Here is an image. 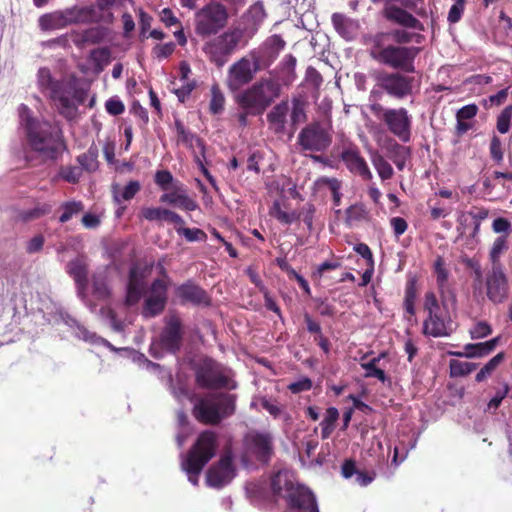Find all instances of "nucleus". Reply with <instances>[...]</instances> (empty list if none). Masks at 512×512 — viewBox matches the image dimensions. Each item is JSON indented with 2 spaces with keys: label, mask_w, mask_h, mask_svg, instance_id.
Returning <instances> with one entry per match:
<instances>
[{
  "label": "nucleus",
  "mask_w": 512,
  "mask_h": 512,
  "mask_svg": "<svg viewBox=\"0 0 512 512\" xmlns=\"http://www.w3.org/2000/svg\"><path fill=\"white\" fill-rule=\"evenodd\" d=\"M37 86L49 98L57 111L66 119L72 120L78 112V105L86 99V92L78 87L75 78L56 79L46 67L37 72Z\"/></svg>",
  "instance_id": "1"
},
{
  "label": "nucleus",
  "mask_w": 512,
  "mask_h": 512,
  "mask_svg": "<svg viewBox=\"0 0 512 512\" xmlns=\"http://www.w3.org/2000/svg\"><path fill=\"white\" fill-rule=\"evenodd\" d=\"M18 111L30 148L44 160H56L66 149L61 130L48 121L34 118L24 104L20 105Z\"/></svg>",
  "instance_id": "2"
},
{
  "label": "nucleus",
  "mask_w": 512,
  "mask_h": 512,
  "mask_svg": "<svg viewBox=\"0 0 512 512\" xmlns=\"http://www.w3.org/2000/svg\"><path fill=\"white\" fill-rule=\"evenodd\" d=\"M386 35H372L367 39L369 56L384 66L406 73L415 72L414 61L420 48L396 45L386 41Z\"/></svg>",
  "instance_id": "3"
},
{
  "label": "nucleus",
  "mask_w": 512,
  "mask_h": 512,
  "mask_svg": "<svg viewBox=\"0 0 512 512\" xmlns=\"http://www.w3.org/2000/svg\"><path fill=\"white\" fill-rule=\"evenodd\" d=\"M273 495L283 497L294 512H319L314 493L301 484H295L288 472L279 471L271 477Z\"/></svg>",
  "instance_id": "4"
},
{
  "label": "nucleus",
  "mask_w": 512,
  "mask_h": 512,
  "mask_svg": "<svg viewBox=\"0 0 512 512\" xmlns=\"http://www.w3.org/2000/svg\"><path fill=\"white\" fill-rule=\"evenodd\" d=\"M237 395L226 392L211 393L200 398L192 413L195 419L205 425H218L236 411Z\"/></svg>",
  "instance_id": "5"
},
{
  "label": "nucleus",
  "mask_w": 512,
  "mask_h": 512,
  "mask_svg": "<svg viewBox=\"0 0 512 512\" xmlns=\"http://www.w3.org/2000/svg\"><path fill=\"white\" fill-rule=\"evenodd\" d=\"M217 434L211 430L201 432L195 443L187 452L182 462V469L187 473L188 480L197 486L199 475L206 464L215 456L217 449Z\"/></svg>",
  "instance_id": "6"
},
{
  "label": "nucleus",
  "mask_w": 512,
  "mask_h": 512,
  "mask_svg": "<svg viewBox=\"0 0 512 512\" xmlns=\"http://www.w3.org/2000/svg\"><path fill=\"white\" fill-rule=\"evenodd\" d=\"M281 85L273 78H261L240 93L237 101L243 110L261 115L280 96Z\"/></svg>",
  "instance_id": "7"
},
{
  "label": "nucleus",
  "mask_w": 512,
  "mask_h": 512,
  "mask_svg": "<svg viewBox=\"0 0 512 512\" xmlns=\"http://www.w3.org/2000/svg\"><path fill=\"white\" fill-rule=\"evenodd\" d=\"M196 384L203 389H229L237 388L233 380V372L210 357H202L192 361Z\"/></svg>",
  "instance_id": "8"
},
{
  "label": "nucleus",
  "mask_w": 512,
  "mask_h": 512,
  "mask_svg": "<svg viewBox=\"0 0 512 512\" xmlns=\"http://www.w3.org/2000/svg\"><path fill=\"white\" fill-rule=\"evenodd\" d=\"M369 108L373 115L385 124L392 135L404 143L410 141L412 116L406 108H386L377 102L370 104Z\"/></svg>",
  "instance_id": "9"
},
{
  "label": "nucleus",
  "mask_w": 512,
  "mask_h": 512,
  "mask_svg": "<svg viewBox=\"0 0 512 512\" xmlns=\"http://www.w3.org/2000/svg\"><path fill=\"white\" fill-rule=\"evenodd\" d=\"M228 17L224 5L211 1L195 13V33L203 38L216 35L227 25Z\"/></svg>",
  "instance_id": "10"
},
{
  "label": "nucleus",
  "mask_w": 512,
  "mask_h": 512,
  "mask_svg": "<svg viewBox=\"0 0 512 512\" xmlns=\"http://www.w3.org/2000/svg\"><path fill=\"white\" fill-rule=\"evenodd\" d=\"M424 310L428 313L423 324L424 333L433 337L449 335L452 327L447 307L439 304L433 292L425 294Z\"/></svg>",
  "instance_id": "11"
},
{
  "label": "nucleus",
  "mask_w": 512,
  "mask_h": 512,
  "mask_svg": "<svg viewBox=\"0 0 512 512\" xmlns=\"http://www.w3.org/2000/svg\"><path fill=\"white\" fill-rule=\"evenodd\" d=\"M332 130L329 124L311 122L298 134L297 144L303 151L325 152L332 144Z\"/></svg>",
  "instance_id": "12"
},
{
  "label": "nucleus",
  "mask_w": 512,
  "mask_h": 512,
  "mask_svg": "<svg viewBox=\"0 0 512 512\" xmlns=\"http://www.w3.org/2000/svg\"><path fill=\"white\" fill-rule=\"evenodd\" d=\"M264 69L265 64L263 65L261 60L250 52L230 66L226 79L227 86L231 91H238L248 84L258 71Z\"/></svg>",
  "instance_id": "13"
},
{
  "label": "nucleus",
  "mask_w": 512,
  "mask_h": 512,
  "mask_svg": "<svg viewBox=\"0 0 512 512\" xmlns=\"http://www.w3.org/2000/svg\"><path fill=\"white\" fill-rule=\"evenodd\" d=\"M242 37L243 31L241 29H230L208 42L204 50L209 55L211 61L221 67L226 63L228 56L236 49Z\"/></svg>",
  "instance_id": "14"
},
{
  "label": "nucleus",
  "mask_w": 512,
  "mask_h": 512,
  "mask_svg": "<svg viewBox=\"0 0 512 512\" xmlns=\"http://www.w3.org/2000/svg\"><path fill=\"white\" fill-rule=\"evenodd\" d=\"M378 85L390 96L403 99L412 93L413 78L400 72L382 73Z\"/></svg>",
  "instance_id": "15"
},
{
  "label": "nucleus",
  "mask_w": 512,
  "mask_h": 512,
  "mask_svg": "<svg viewBox=\"0 0 512 512\" xmlns=\"http://www.w3.org/2000/svg\"><path fill=\"white\" fill-rule=\"evenodd\" d=\"M249 452L262 464H268L274 454L273 437L268 432H252L246 437Z\"/></svg>",
  "instance_id": "16"
},
{
  "label": "nucleus",
  "mask_w": 512,
  "mask_h": 512,
  "mask_svg": "<svg viewBox=\"0 0 512 512\" xmlns=\"http://www.w3.org/2000/svg\"><path fill=\"white\" fill-rule=\"evenodd\" d=\"M234 477L233 461L230 455H224L212 465L206 474V483L213 488H222Z\"/></svg>",
  "instance_id": "17"
},
{
  "label": "nucleus",
  "mask_w": 512,
  "mask_h": 512,
  "mask_svg": "<svg viewBox=\"0 0 512 512\" xmlns=\"http://www.w3.org/2000/svg\"><path fill=\"white\" fill-rule=\"evenodd\" d=\"M167 301V286L163 280L156 279L151 286L150 293L145 300L142 314L145 318L159 315L165 308Z\"/></svg>",
  "instance_id": "18"
},
{
  "label": "nucleus",
  "mask_w": 512,
  "mask_h": 512,
  "mask_svg": "<svg viewBox=\"0 0 512 512\" xmlns=\"http://www.w3.org/2000/svg\"><path fill=\"white\" fill-rule=\"evenodd\" d=\"M487 297L494 303L503 302L508 296V280L502 266L492 267L486 278Z\"/></svg>",
  "instance_id": "19"
},
{
  "label": "nucleus",
  "mask_w": 512,
  "mask_h": 512,
  "mask_svg": "<svg viewBox=\"0 0 512 512\" xmlns=\"http://www.w3.org/2000/svg\"><path fill=\"white\" fill-rule=\"evenodd\" d=\"M149 272L150 269L148 267L135 265L131 268L126 294L127 305L130 306L140 300L141 295L146 287L144 279Z\"/></svg>",
  "instance_id": "20"
},
{
  "label": "nucleus",
  "mask_w": 512,
  "mask_h": 512,
  "mask_svg": "<svg viewBox=\"0 0 512 512\" xmlns=\"http://www.w3.org/2000/svg\"><path fill=\"white\" fill-rule=\"evenodd\" d=\"M284 47L285 41L279 35H273L259 49L252 50L251 52L261 60L263 65L265 64L266 69L276 60Z\"/></svg>",
  "instance_id": "21"
},
{
  "label": "nucleus",
  "mask_w": 512,
  "mask_h": 512,
  "mask_svg": "<svg viewBox=\"0 0 512 512\" xmlns=\"http://www.w3.org/2000/svg\"><path fill=\"white\" fill-rule=\"evenodd\" d=\"M181 320L176 315H171L166 320V326L161 334V342L163 347L176 351L180 348L182 338Z\"/></svg>",
  "instance_id": "22"
},
{
  "label": "nucleus",
  "mask_w": 512,
  "mask_h": 512,
  "mask_svg": "<svg viewBox=\"0 0 512 512\" xmlns=\"http://www.w3.org/2000/svg\"><path fill=\"white\" fill-rule=\"evenodd\" d=\"M289 112L290 106L287 101L275 105L267 114L269 129L277 135H283L286 132Z\"/></svg>",
  "instance_id": "23"
},
{
  "label": "nucleus",
  "mask_w": 512,
  "mask_h": 512,
  "mask_svg": "<svg viewBox=\"0 0 512 512\" xmlns=\"http://www.w3.org/2000/svg\"><path fill=\"white\" fill-rule=\"evenodd\" d=\"M67 273L74 279L78 295L84 299L87 286L88 265L85 257H78L67 264Z\"/></svg>",
  "instance_id": "24"
},
{
  "label": "nucleus",
  "mask_w": 512,
  "mask_h": 512,
  "mask_svg": "<svg viewBox=\"0 0 512 512\" xmlns=\"http://www.w3.org/2000/svg\"><path fill=\"white\" fill-rule=\"evenodd\" d=\"M341 157L351 172L359 174L365 180L372 179L373 176L366 161L357 151L345 150L342 152Z\"/></svg>",
  "instance_id": "25"
},
{
  "label": "nucleus",
  "mask_w": 512,
  "mask_h": 512,
  "mask_svg": "<svg viewBox=\"0 0 512 512\" xmlns=\"http://www.w3.org/2000/svg\"><path fill=\"white\" fill-rule=\"evenodd\" d=\"M177 296L183 302H189L195 305H209V297L206 292L192 283H185L177 288Z\"/></svg>",
  "instance_id": "26"
},
{
  "label": "nucleus",
  "mask_w": 512,
  "mask_h": 512,
  "mask_svg": "<svg viewBox=\"0 0 512 512\" xmlns=\"http://www.w3.org/2000/svg\"><path fill=\"white\" fill-rule=\"evenodd\" d=\"M40 311L43 313L44 319L48 323H60L64 322L70 326L72 324H76V321L72 318H70L63 310L62 308L52 300H46L43 302L42 307L40 308Z\"/></svg>",
  "instance_id": "27"
},
{
  "label": "nucleus",
  "mask_w": 512,
  "mask_h": 512,
  "mask_svg": "<svg viewBox=\"0 0 512 512\" xmlns=\"http://www.w3.org/2000/svg\"><path fill=\"white\" fill-rule=\"evenodd\" d=\"M108 267L96 271L92 277L93 295L98 300H106L110 297L111 290L108 284Z\"/></svg>",
  "instance_id": "28"
},
{
  "label": "nucleus",
  "mask_w": 512,
  "mask_h": 512,
  "mask_svg": "<svg viewBox=\"0 0 512 512\" xmlns=\"http://www.w3.org/2000/svg\"><path fill=\"white\" fill-rule=\"evenodd\" d=\"M331 20L334 28L343 38L352 40L355 37L358 28L356 21L348 19L340 13H334Z\"/></svg>",
  "instance_id": "29"
},
{
  "label": "nucleus",
  "mask_w": 512,
  "mask_h": 512,
  "mask_svg": "<svg viewBox=\"0 0 512 512\" xmlns=\"http://www.w3.org/2000/svg\"><path fill=\"white\" fill-rule=\"evenodd\" d=\"M162 203L176 205L186 211H194L198 208L197 203L192 200L183 190L178 192L166 193L160 197Z\"/></svg>",
  "instance_id": "30"
},
{
  "label": "nucleus",
  "mask_w": 512,
  "mask_h": 512,
  "mask_svg": "<svg viewBox=\"0 0 512 512\" xmlns=\"http://www.w3.org/2000/svg\"><path fill=\"white\" fill-rule=\"evenodd\" d=\"M387 156L401 171L405 168L406 161L410 157V150L408 147L400 145L396 141L391 140L387 147Z\"/></svg>",
  "instance_id": "31"
},
{
  "label": "nucleus",
  "mask_w": 512,
  "mask_h": 512,
  "mask_svg": "<svg viewBox=\"0 0 512 512\" xmlns=\"http://www.w3.org/2000/svg\"><path fill=\"white\" fill-rule=\"evenodd\" d=\"M78 333L77 336L86 342H90L99 348L111 349L114 352H133L131 349L128 351L127 348L116 349L107 340L97 336L94 333L89 332L85 327L77 325Z\"/></svg>",
  "instance_id": "32"
},
{
  "label": "nucleus",
  "mask_w": 512,
  "mask_h": 512,
  "mask_svg": "<svg viewBox=\"0 0 512 512\" xmlns=\"http://www.w3.org/2000/svg\"><path fill=\"white\" fill-rule=\"evenodd\" d=\"M371 162L382 180L391 179L394 171L390 163L378 152L371 155Z\"/></svg>",
  "instance_id": "33"
},
{
  "label": "nucleus",
  "mask_w": 512,
  "mask_h": 512,
  "mask_svg": "<svg viewBox=\"0 0 512 512\" xmlns=\"http://www.w3.org/2000/svg\"><path fill=\"white\" fill-rule=\"evenodd\" d=\"M339 418V412L338 409L335 407H329L326 410L324 419L321 421V438L322 439H328L330 435L332 434L335 423Z\"/></svg>",
  "instance_id": "34"
},
{
  "label": "nucleus",
  "mask_w": 512,
  "mask_h": 512,
  "mask_svg": "<svg viewBox=\"0 0 512 512\" xmlns=\"http://www.w3.org/2000/svg\"><path fill=\"white\" fill-rule=\"evenodd\" d=\"M98 149L95 146H91L86 153H83L77 157L78 163L81 165V169L88 172H94L98 169Z\"/></svg>",
  "instance_id": "35"
},
{
  "label": "nucleus",
  "mask_w": 512,
  "mask_h": 512,
  "mask_svg": "<svg viewBox=\"0 0 512 512\" xmlns=\"http://www.w3.org/2000/svg\"><path fill=\"white\" fill-rule=\"evenodd\" d=\"M60 209L63 211L62 214L59 217V222L66 223L74 216H77L79 213H81L84 210V205L81 201H67L64 202Z\"/></svg>",
  "instance_id": "36"
},
{
  "label": "nucleus",
  "mask_w": 512,
  "mask_h": 512,
  "mask_svg": "<svg viewBox=\"0 0 512 512\" xmlns=\"http://www.w3.org/2000/svg\"><path fill=\"white\" fill-rule=\"evenodd\" d=\"M171 210L162 207H145L141 210V215L148 221L168 222Z\"/></svg>",
  "instance_id": "37"
},
{
  "label": "nucleus",
  "mask_w": 512,
  "mask_h": 512,
  "mask_svg": "<svg viewBox=\"0 0 512 512\" xmlns=\"http://www.w3.org/2000/svg\"><path fill=\"white\" fill-rule=\"evenodd\" d=\"M477 367V364L469 361L453 359L450 361V377H461L470 374Z\"/></svg>",
  "instance_id": "38"
},
{
  "label": "nucleus",
  "mask_w": 512,
  "mask_h": 512,
  "mask_svg": "<svg viewBox=\"0 0 512 512\" xmlns=\"http://www.w3.org/2000/svg\"><path fill=\"white\" fill-rule=\"evenodd\" d=\"M375 35H386V41L394 42L396 45H403L410 43L413 38V33L405 29H394L387 32H378Z\"/></svg>",
  "instance_id": "39"
},
{
  "label": "nucleus",
  "mask_w": 512,
  "mask_h": 512,
  "mask_svg": "<svg viewBox=\"0 0 512 512\" xmlns=\"http://www.w3.org/2000/svg\"><path fill=\"white\" fill-rule=\"evenodd\" d=\"M290 125L292 129L295 130V127L306 121V113L304 103L300 100H293L292 108H290Z\"/></svg>",
  "instance_id": "40"
},
{
  "label": "nucleus",
  "mask_w": 512,
  "mask_h": 512,
  "mask_svg": "<svg viewBox=\"0 0 512 512\" xmlns=\"http://www.w3.org/2000/svg\"><path fill=\"white\" fill-rule=\"evenodd\" d=\"M508 249L506 237H498L494 241L492 248L490 250V260L492 262V267L502 266L500 263V257L504 251Z\"/></svg>",
  "instance_id": "41"
},
{
  "label": "nucleus",
  "mask_w": 512,
  "mask_h": 512,
  "mask_svg": "<svg viewBox=\"0 0 512 512\" xmlns=\"http://www.w3.org/2000/svg\"><path fill=\"white\" fill-rule=\"evenodd\" d=\"M225 98L217 85L211 88V100L209 110L212 114H219L224 109Z\"/></svg>",
  "instance_id": "42"
},
{
  "label": "nucleus",
  "mask_w": 512,
  "mask_h": 512,
  "mask_svg": "<svg viewBox=\"0 0 512 512\" xmlns=\"http://www.w3.org/2000/svg\"><path fill=\"white\" fill-rule=\"evenodd\" d=\"M504 354H496L488 363H486L480 371L476 374L475 380L477 382L484 381L489 377L496 367L502 362Z\"/></svg>",
  "instance_id": "43"
},
{
  "label": "nucleus",
  "mask_w": 512,
  "mask_h": 512,
  "mask_svg": "<svg viewBox=\"0 0 512 512\" xmlns=\"http://www.w3.org/2000/svg\"><path fill=\"white\" fill-rule=\"evenodd\" d=\"M40 26L43 29H55L66 23V18L62 13L47 14L40 18Z\"/></svg>",
  "instance_id": "44"
},
{
  "label": "nucleus",
  "mask_w": 512,
  "mask_h": 512,
  "mask_svg": "<svg viewBox=\"0 0 512 512\" xmlns=\"http://www.w3.org/2000/svg\"><path fill=\"white\" fill-rule=\"evenodd\" d=\"M176 232L189 242H202L207 238L206 233L199 228L176 227Z\"/></svg>",
  "instance_id": "45"
},
{
  "label": "nucleus",
  "mask_w": 512,
  "mask_h": 512,
  "mask_svg": "<svg viewBox=\"0 0 512 512\" xmlns=\"http://www.w3.org/2000/svg\"><path fill=\"white\" fill-rule=\"evenodd\" d=\"M387 354H380L378 358H373L368 363L362 364V367L366 370V377H375L379 379L381 382L386 381V374L384 370L377 367V362L380 360L381 357L386 356Z\"/></svg>",
  "instance_id": "46"
},
{
  "label": "nucleus",
  "mask_w": 512,
  "mask_h": 512,
  "mask_svg": "<svg viewBox=\"0 0 512 512\" xmlns=\"http://www.w3.org/2000/svg\"><path fill=\"white\" fill-rule=\"evenodd\" d=\"M500 342L499 337H495L491 340L485 342H479L475 344H467L465 346L466 352H491L497 347V344Z\"/></svg>",
  "instance_id": "47"
},
{
  "label": "nucleus",
  "mask_w": 512,
  "mask_h": 512,
  "mask_svg": "<svg viewBox=\"0 0 512 512\" xmlns=\"http://www.w3.org/2000/svg\"><path fill=\"white\" fill-rule=\"evenodd\" d=\"M271 215L284 224H291L297 219L295 213H288L283 211L278 201L274 202L271 209Z\"/></svg>",
  "instance_id": "48"
},
{
  "label": "nucleus",
  "mask_w": 512,
  "mask_h": 512,
  "mask_svg": "<svg viewBox=\"0 0 512 512\" xmlns=\"http://www.w3.org/2000/svg\"><path fill=\"white\" fill-rule=\"evenodd\" d=\"M140 190V183L138 181H130L121 191V194L118 195L116 191H114V197L117 202L121 200H130L132 199L136 193Z\"/></svg>",
  "instance_id": "49"
},
{
  "label": "nucleus",
  "mask_w": 512,
  "mask_h": 512,
  "mask_svg": "<svg viewBox=\"0 0 512 512\" xmlns=\"http://www.w3.org/2000/svg\"><path fill=\"white\" fill-rule=\"evenodd\" d=\"M512 118V106H507L503 109L497 119V130L505 134L509 131L510 122Z\"/></svg>",
  "instance_id": "50"
},
{
  "label": "nucleus",
  "mask_w": 512,
  "mask_h": 512,
  "mask_svg": "<svg viewBox=\"0 0 512 512\" xmlns=\"http://www.w3.org/2000/svg\"><path fill=\"white\" fill-rule=\"evenodd\" d=\"M82 175V169L76 166H66L60 171V176L69 183H77Z\"/></svg>",
  "instance_id": "51"
},
{
  "label": "nucleus",
  "mask_w": 512,
  "mask_h": 512,
  "mask_svg": "<svg viewBox=\"0 0 512 512\" xmlns=\"http://www.w3.org/2000/svg\"><path fill=\"white\" fill-rule=\"evenodd\" d=\"M490 156L498 164L503 161L504 153L502 150V143L498 136L494 135L490 143Z\"/></svg>",
  "instance_id": "52"
},
{
  "label": "nucleus",
  "mask_w": 512,
  "mask_h": 512,
  "mask_svg": "<svg viewBox=\"0 0 512 512\" xmlns=\"http://www.w3.org/2000/svg\"><path fill=\"white\" fill-rule=\"evenodd\" d=\"M510 391V387L507 383L503 384V387L496 391L494 397L489 401L488 408L489 409H498L502 400L508 395Z\"/></svg>",
  "instance_id": "53"
},
{
  "label": "nucleus",
  "mask_w": 512,
  "mask_h": 512,
  "mask_svg": "<svg viewBox=\"0 0 512 512\" xmlns=\"http://www.w3.org/2000/svg\"><path fill=\"white\" fill-rule=\"evenodd\" d=\"M312 388V381L308 377H304L301 380L292 382L288 385V389L293 394H298L304 391H308Z\"/></svg>",
  "instance_id": "54"
},
{
  "label": "nucleus",
  "mask_w": 512,
  "mask_h": 512,
  "mask_svg": "<svg viewBox=\"0 0 512 512\" xmlns=\"http://www.w3.org/2000/svg\"><path fill=\"white\" fill-rule=\"evenodd\" d=\"M175 50V44L168 42L165 44H158L153 48V53L158 59H164L170 56Z\"/></svg>",
  "instance_id": "55"
},
{
  "label": "nucleus",
  "mask_w": 512,
  "mask_h": 512,
  "mask_svg": "<svg viewBox=\"0 0 512 512\" xmlns=\"http://www.w3.org/2000/svg\"><path fill=\"white\" fill-rule=\"evenodd\" d=\"M464 10V0H455L448 13V21L456 23L460 20Z\"/></svg>",
  "instance_id": "56"
},
{
  "label": "nucleus",
  "mask_w": 512,
  "mask_h": 512,
  "mask_svg": "<svg viewBox=\"0 0 512 512\" xmlns=\"http://www.w3.org/2000/svg\"><path fill=\"white\" fill-rule=\"evenodd\" d=\"M105 107L107 112L113 116L122 114L125 109L123 102L117 98L107 100Z\"/></svg>",
  "instance_id": "57"
},
{
  "label": "nucleus",
  "mask_w": 512,
  "mask_h": 512,
  "mask_svg": "<svg viewBox=\"0 0 512 512\" xmlns=\"http://www.w3.org/2000/svg\"><path fill=\"white\" fill-rule=\"evenodd\" d=\"M326 183L332 193L333 202L336 206H339L341 203V197L342 194L340 192L341 190V184L337 179H327Z\"/></svg>",
  "instance_id": "58"
},
{
  "label": "nucleus",
  "mask_w": 512,
  "mask_h": 512,
  "mask_svg": "<svg viewBox=\"0 0 512 512\" xmlns=\"http://www.w3.org/2000/svg\"><path fill=\"white\" fill-rule=\"evenodd\" d=\"M173 181L172 174L167 170L157 171L155 174V182L162 189H167L168 185Z\"/></svg>",
  "instance_id": "59"
},
{
  "label": "nucleus",
  "mask_w": 512,
  "mask_h": 512,
  "mask_svg": "<svg viewBox=\"0 0 512 512\" xmlns=\"http://www.w3.org/2000/svg\"><path fill=\"white\" fill-rule=\"evenodd\" d=\"M477 112H478V107L475 104H469V105H466V106L462 107L461 109H459L456 117H457V119H460V120H468V119H472L473 117H475Z\"/></svg>",
  "instance_id": "60"
},
{
  "label": "nucleus",
  "mask_w": 512,
  "mask_h": 512,
  "mask_svg": "<svg viewBox=\"0 0 512 512\" xmlns=\"http://www.w3.org/2000/svg\"><path fill=\"white\" fill-rule=\"evenodd\" d=\"M390 225L396 237H399L407 230V222L402 217H393L390 219Z\"/></svg>",
  "instance_id": "61"
},
{
  "label": "nucleus",
  "mask_w": 512,
  "mask_h": 512,
  "mask_svg": "<svg viewBox=\"0 0 512 512\" xmlns=\"http://www.w3.org/2000/svg\"><path fill=\"white\" fill-rule=\"evenodd\" d=\"M354 251L356 253H358L360 256H362L367 261V264L370 267H373V265H374L373 255H372V252H371L370 248L368 247V245H366L364 243H359L354 246Z\"/></svg>",
  "instance_id": "62"
},
{
  "label": "nucleus",
  "mask_w": 512,
  "mask_h": 512,
  "mask_svg": "<svg viewBox=\"0 0 512 512\" xmlns=\"http://www.w3.org/2000/svg\"><path fill=\"white\" fill-rule=\"evenodd\" d=\"M44 237L42 235H36L31 238L26 245V251L30 254L39 252L44 245Z\"/></svg>",
  "instance_id": "63"
},
{
  "label": "nucleus",
  "mask_w": 512,
  "mask_h": 512,
  "mask_svg": "<svg viewBox=\"0 0 512 512\" xmlns=\"http://www.w3.org/2000/svg\"><path fill=\"white\" fill-rule=\"evenodd\" d=\"M355 475H356V482L360 486L369 485L376 477V473L374 471L358 470Z\"/></svg>",
  "instance_id": "64"
}]
</instances>
